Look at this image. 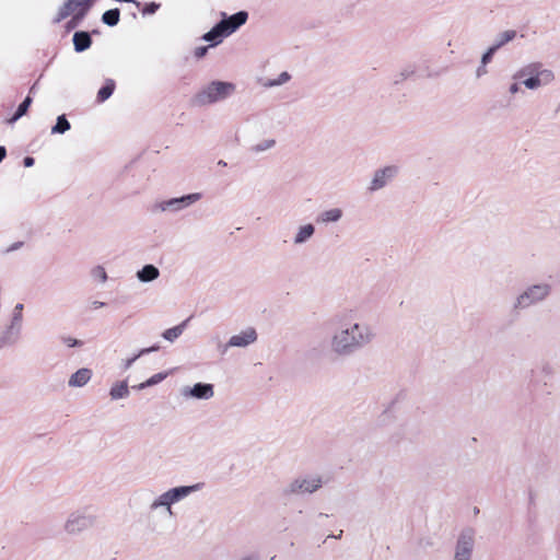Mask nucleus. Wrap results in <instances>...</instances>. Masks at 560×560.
<instances>
[{
	"mask_svg": "<svg viewBox=\"0 0 560 560\" xmlns=\"http://www.w3.org/2000/svg\"><path fill=\"white\" fill-rule=\"evenodd\" d=\"M184 327H185V325L180 324V325L175 326L173 328L166 329L163 332V338L166 339L170 342H173L174 340H176L183 334Z\"/></svg>",
	"mask_w": 560,
	"mask_h": 560,
	"instance_id": "22",
	"label": "nucleus"
},
{
	"mask_svg": "<svg viewBox=\"0 0 560 560\" xmlns=\"http://www.w3.org/2000/svg\"><path fill=\"white\" fill-rule=\"evenodd\" d=\"M94 516L85 511L72 512L63 524V530L68 535H79L94 525Z\"/></svg>",
	"mask_w": 560,
	"mask_h": 560,
	"instance_id": "7",
	"label": "nucleus"
},
{
	"mask_svg": "<svg viewBox=\"0 0 560 560\" xmlns=\"http://www.w3.org/2000/svg\"><path fill=\"white\" fill-rule=\"evenodd\" d=\"M273 143H275V140H271V141H269L265 147H259V148H258V150H265V149H267V148H270V147H272V145H273Z\"/></svg>",
	"mask_w": 560,
	"mask_h": 560,
	"instance_id": "40",
	"label": "nucleus"
},
{
	"mask_svg": "<svg viewBox=\"0 0 560 560\" xmlns=\"http://www.w3.org/2000/svg\"><path fill=\"white\" fill-rule=\"evenodd\" d=\"M158 349H159V347L154 346L151 348H145V349L140 350V352L138 354H136L135 357L129 358L125 361V369H129L133 364V362L141 355L152 352V351H156Z\"/></svg>",
	"mask_w": 560,
	"mask_h": 560,
	"instance_id": "27",
	"label": "nucleus"
},
{
	"mask_svg": "<svg viewBox=\"0 0 560 560\" xmlns=\"http://www.w3.org/2000/svg\"><path fill=\"white\" fill-rule=\"evenodd\" d=\"M203 483L198 482L190 486H177L168 488L156 495L149 504L147 520L153 530L162 527L163 523L175 517L174 504L180 502L190 494L200 491Z\"/></svg>",
	"mask_w": 560,
	"mask_h": 560,
	"instance_id": "2",
	"label": "nucleus"
},
{
	"mask_svg": "<svg viewBox=\"0 0 560 560\" xmlns=\"http://www.w3.org/2000/svg\"><path fill=\"white\" fill-rule=\"evenodd\" d=\"M516 35L515 31H505L501 35V40L497 44L498 47L504 45L505 43L512 40Z\"/></svg>",
	"mask_w": 560,
	"mask_h": 560,
	"instance_id": "29",
	"label": "nucleus"
},
{
	"mask_svg": "<svg viewBox=\"0 0 560 560\" xmlns=\"http://www.w3.org/2000/svg\"><path fill=\"white\" fill-rule=\"evenodd\" d=\"M529 75L524 80V85L528 89H536L542 84H547L553 80V73L550 70H540V66L537 63L529 65L522 69L518 77Z\"/></svg>",
	"mask_w": 560,
	"mask_h": 560,
	"instance_id": "8",
	"label": "nucleus"
},
{
	"mask_svg": "<svg viewBox=\"0 0 560 560\" xmlns=\"http://www.w3.org/2000/svg\"><path fill=\"white\" fill-rule=\"evenodd\" d=\"M74 49L78 52L84 51L92 45L91 36L88 32H75L73 35Z\"/></svg>",
	"mask_w": 560,
	"mask_h": 560,
	"instance_id": "16",
	"label": "nucleus"
},
{
	"mask_svg": "<svg viewBox=\"0 0 560 560\" xmlns=\"http://www.w3.org/2000/svg\"><path fill=\"white\" fill-rule=\"evenodd\" d=\"M94 277L95 278H100L101 280H106V272L104 270L103 267H97L95 270H94Z\"/></svg>",
	"mask_w": 560,
	"mask_h": 560,
	"instance_id": "33",
	"label": "nucleus"
},
{
	"mask_svg": "<svg viewBox=\"0 0 560 560\" xmlns=\"http://www.w3.org/2000/svg\"><path fill=\"white\" fill-rule=\"evenodd\" d=\"M139 280H155L159 277V270L153 265H147L138 271Z\"/></svg>",
	"mask_w": 560,
	"mask_h": 560,
	"instance_id": "20",
	"label": "nucleus"
},
{
	"mask_svg": "<svg viewBox=\"0 0 560 560\" xmlns=\"http://www.w3.org/2000/svg\"><path fill=\"white\" fill-rule=\"evenodd\" d=\"M7 155V150L4 147H0V162H2V160L5 158Z\"/></svg>",
	"mask_w": 560,
	"mask_h": 560,
	"instance_id": "38",
	"label": "nucleus"
},
{
	"mask_svg": "<svg viewBox=\"0 0 560 560\" xmlns=\"http://www.w3.org/2000/svg\"><path fill=\"white\" fill-rule=\"evenodd\" d=\"M517 91H518V85H517V83L512 84V85H511V88H510V92H511L512 94H514V93H516Z\"/></svg>",
	"mask_w": 560,
	"mask_h": 560,
	"instance_id": "39",
	"label": "nucleus"
},
{
	"mask_svg": "<svg viewBox=\"0 0 560 560\" xmlns=\"http://www.w3.org/2000/svg\"><path fill=\"white\" fill-rule=\"evenodd\" d=\"M208 47L201 46L195 49V57L202 58L207 54Z\"/></svg>",
	"mask_w": 560,
	"mask_h": 560,
	"instance_id": "35",
	"label": "nucleus"
},
{
	"mask_svg": "<svg viewBox=\"0 0 560 560\" xmlns=\"http://www.w3.org/2000/svg\"><path fill=\"white\" fill-rule=\"evenodd\" d=\"M550 291L546 282L535 283L524 290L517 298L520 307H528L532 304L544 300Z\"/></svg>",
	"mask_w": 560,
	"mask_h": 560,
	"instance_id": "10",
	"label": "nucleus"
},
{
	"mask_svg": "<svg viewBox=\"0 0 560 560\" xmlns=\"http://www.w3.org/2000/svg\"><path fill=\"white\" fill-rule=\"evenodd\" d=\"M498 48H499V47H498L497 45H495V46H493V47H491V48H489V50H488V51L482 56V63H483V65H487V63L491 60V58H492V56H493L494 51H495Z\"/></svg>",
	"mask_w": 560,
	"mask_h": 560,
	"instance_id": "32",
	"label": "nucleus"
},
{
	"mask_svg": "<svg viewBox=\"0 0 560 560\" xmlns=\"http://www.w3.org/2000/svg\"><path fill=\"white\" fill-rule=\"evenodd\" d=\"M313 233H314L313 225H311V224L304 225L300 229L299 233L296 234L295 242L302 243L305 240H307L308 237H311Z\"/></svg>",
	"mask_w": 560,
	"mask_h": 560,
	"instance_id": "24",
	"label": "nucleus"
},
{
	"mask_svg": "<svg viewBox=\"0 0 560 560\" xmlns=\"http://www.w3.org/2000/svg\"><path fill=\"white\" fill-rule=\"evenodd\" d=\"M34 162L35 161H34V159L32 156H26V158H24V161H23L25 167L33 166Z\"/></svg>",
	"mask_w": 560,
	"mask_h": 560,
	"instance_id": "37",
	"label": "nucleus"
},
{
	"mask_svg": "<svg viewBox=\"0 0 560 560\" xmlns=\"http://www.w3.org/2000/svg\"><path fill=\"white\" fill-rule=\"evenodd\" d=\"M289 78H290V77H289V74H288L287 72H283V73L280 75L279 80H278L277 82H273L272 84H281V83H284L285 81H288V80H289Z\"/></svg>",
	"mask_w": 560,
	"mask_h": 560,
	"instance_id": "36",
	"label": "nucleus"
},
{
	"mask_svg": "<svg viewBox=\"0 0 560 560\" xmlns=\"http://www.w3.org/2000/svg\"><path fill=\"white\" fill-rule=\"evenodd\" d=\"M340 217H341V210L340 209H330L328 211H325L322 214V220L324 222H334V221L339 220Z\"/></svg>",
	"mask_w": 560,
	"mask_h": 560,
	"instance_id": "26",
	"label": "nucleus"
},
{
	"mask_svg": "<svg viewBox=\"0 0 560 560\" xmlns=\"http://www.w3.org/2000/svg\"><path fill=\"white\" fill-rule=\"evenodd\" d=\"M115 81L112 79H107L105 85L101 88L97 92V102L103 103L107 98H109L115 90Z\"/></svg>",
	"mask_w": 560,
	"mask_h": 560,
	"instance_id": "18",
	"label": "nucleus"
},
{
	"mask_svg": "<svg viewBox=\"0 0 560 560\" xmlns=\"http://www.w3.org/2000/svg\"><path fill=\"white\" fill-rule=\"evenodd\" d=\"M375 337L373 327L358 314L342 312L335 317L329 349L336 357H348L371 345Z\"/></svg>",
	"mask_w": 560,
	"mask_h": 560,
	"instance_id": "1",
	"label": "nucleus"
},
{
	"mask_svg": "<svg viewBox=\"0 0 560 560\" xmlns=\"http://www.w3.org/2000/svg\"><path fill=\"white\" fill-rule=\"evenodd\" d=\"M112 400L124 399L129 396V387L126 381L116 382L109 389Z\"/></svg>",
	"mask_w": 560,
	"mask_h": 560,
	"instance_id": "17",
	"label": "nucleus"
},
{
	"mask_svg": "<svg viewBox=\"0 0 560 560\" xmlns=\"http://www.w3.org/2000/svg\"><path fill=\"white\" fill-rule=\"evenodd\" d=\"M159 8H160L159 3L150 2V3H147L143 5V8L141 9V12L143 15L153 14L158 11Z\"/></svg>",
	"mask_w": 560,
	"mask_h": 560,
	"instance_id": "28",
	"label": "nucleus"
},
{
	"mask_svg": "<svg viewBox=\"0 0 560 560\" xmlns=\"http://www.w3.org/2000/svg\"><path fill=\"white\" fill-rule=\"evenodd\" d=\"M32 103V98L30 96H27L21 104L20 106L18 107V110L16 113L13 115V117L10 119V121H15L18 120L20 117H22L23 115L26 114L30 105Z\"/></svg>",
	"mask_w": 560,
	"mask_h": 560,
	"instance_id": "25",
	"label": "nucleus"
},
{
	"mask_svg": "<svg viewBox=\"0 0 560 560\" xmlns=\"http://www.w3.org/2000/svg\"><path fill=\"white\" fill-rule=\"evenodd\" d=\"M395 173L396 167L393 166L385 167L384 170L377 172L372 180L371 189L375 190L382 188L386 183V178L394 176Z\"/></svg>",
	"mask_w": 560,
	"mask_h": 560,
	"instance_id": "15",
	"label": "nucleus"
},
{
	"mask_svg": "<svg viewBox=\"0 0 560 560\" xmlns=\"http://www.w3.org/2000/svg\"><path fill=\"white\" fill-rule=\"evenodd\" d=\"M70 16H71V19L67 22V25H66L68 31L75 28L81 23V21L84 19V18H79L78 15H70Z\"/></svg>",
	"mask_w": 560,
	"mask_h": 560,
	"instance_id": "30",
	"label": "nucleus"
},
{
	"mask_svg": "<svg viewBox=\"0 0 560 560\" xmlns=\"http://www.w3.org/2000/svg\"><path fill=\"white\" fill-rule=\"evenodd\" d=\"M93 2L94 0H67L62 7L59 8L54 22L60 23L62 20L70 15L84 18L91 9Z\"/></svg>",
	"mask_w": 560,
	"mask_h": 560,
	"instance_id": "9",
	"label": "nucleus"
},
{
	"mask_svg": "<svg viewBox=\"0 0 560 560\" xmlns=\"http://www.w3.org/2000/svg\"><path fill=\"white\" fill-rule=\"evenodd\" d=\"M70 129V122L67 120L65 115L57 118L56 125L52 127V133H63Z\"/></svg>",
	"mask_w": 560,
	"mask_h": 560,
	"instance_id": "23",
	"label": "nucleus"
},
{
	"mask_svg": "<svg viewBox=\"0 0 560 560\" xmlns=\"http://www.w3.org/2000/svg\"><path fill=\"white\" fill-rule=\"evenodd\" d=\"M474 548V532L470 529L462 532L455 544L453 560H471Z\"/></svg>",
	"mask_w": 560,
	"mask_h": 560,
	"instance_id": "12",
	"label": "nucleus"
},
{
	"mask_svg": "<svg viewBox=\"0 0 560 560\" xmlns=\"http://www.w3.org/2000/svg\"><path fill=\"white\" fill-rule=\"evenodd\" d=\"M257 340V332L253 327H247L241 332L233 335L224 345H219L218 349L222 354H225L230 348H245Z\"/></svg>",
	"mask_w": 560,
	"mask_h": 560,
	"instance_id": "13",
	"label": "nucleus"
},
{
	"mask_svg": "<svg viewBox=\"0 0 560 560\" xmlns=\"http://www.w3.org/2000/svg\"><path fill=\"white\" fill-rule=\"evenodd\" d=\"M326 482L319 474H308L293 479L283 488L285 495L311 494L316 492Z\"/></svg>",
	"mask_w": 560,
	"mask_h": 560,
	"instance_id": "4",
	"label": "nucleus"
},
{
	"mask_svg": "<svg viewBox=\"0 0 560 560\" xmlns=\"http://www.w3.org/2000/svg\"><path fill=\"white\" fill-rule=\"evenodd\" d=\"M92 370L88 368L79 369L70 375L68 380L69 387L79 388L85 386L92 378Z\"/></svg>",
	"mask_w": 560,
	"mask_h": 560,
	"instance_id": "14",
	"label": "nucleus"
},
{
	"mask_svg": "<svg viewBox=\"0 0 560 560\" xmlns=\"http://www.w3.org/2000/svg\"><path fill=\"white\" fill-rule=\"evenodd\" d=\"M179 394L185 400H210L214 397V386L210 383L185 385L179 389Z\"/></svg>",
	"mask_w": 560,
	"mask_h": 560,
	"instance_id": "11",
	"label": "nucleus"
},
{
	"mask_svg": "<svg viewBox=\"0 0 560 560\" xmlns=\"http://www.w3.org/2000/svg\"><path fill=\"white\" fill-rule=\"evenodd\" d=\"M120 12L118 9H112L107 10L103 16L102 20L105 24L109 26H115L119 22Z\"/></svg>",
	"mask_w": 560,
	"mask_h": 560,
	"instance_id": "21",
	"label": "nucleus"
},
{
	"mask_svg": "<svg viewBox=\"0 0 560 560\" xmlns=\"http://www.w3.org/2000/svg\"><path fill=\"white\" fill-rule=\"evenodd\" d=\"M221 15L222 20L203 35L205 40L219 44L224 37L231 35L245 24L248 19L246 11H240L231 16H226L225 13H221Z\"/></svg>",
	"mask_w": 560,
	"mask_h": 560,
	"instance_id": "3",
	"label": "nucleus"
},
{
	"mask_svg": "<svg viewBox=\"0 0 560 560\" xmlns=\"http://www.w3.org/2000/svg\"><path fill=\"white\" fill-rule=\"evenodd\" d=\"M23 308L22 303L15 305L10 324L0 336V348L12 346L19 340L23 322Z\"/></svg>",
	"mask_w": 560,
	"mask_h": 560,
	"instance_id": "6",
	"label": "nucleus"
},
{
	"mask_svg": "<svg viewBox=\"0 0 560 560\" xmlns=\"http://www.w3.org/2000/svg\"><path fill=\"white\" fill-rule=\"evenodd\" d=\"M199 199V195L198 194H192V195H188L186 197H183L180 199H176V200H173L171 203H174V202H180V203H190L192 201H196Z\"/></svg>",
	"mask_w": 560,
	"mask_h": 560,
	"instance_id": "31",
	"label": "nucleus"
},
{
	"mask_svg": "<svg viewBox=\"0 0 560 560\" xmlns=\"http://www.w3.org/2000/svg\"><path fill=\"white\" fill-rule=\"evenodd\" d=\"M65 343H66L68 347H70V348H72V347H78V346H81V345H82V342H81L80 340L74 339V338H71V337L66 338V339H65Z\"/></svg>",
	"mask_w": 560,
	"mask_h": 560,
	"instance_id": "34",
	"label": "nucleus"
},
{
	"mask_svg": "<svg viewBox=\"0 0 560 560\" xmlns=\"http://www.w3.org/2000/svg\"><path fill=\"white\" fill-rule=\"evenodd\" d=\"M167 375H168V373H156V374L152 375L151 377H149L145 382H142L139 385L133 386V388H136L138 390H142L147 387L154 386V385L161 383L162 381H164L167 377Z\"/></svg>",
	"mask_w": 560,
	"mask_h": 560,
	"instance_id": "19",
	"label": "nucleus"
},
{
	"mask_svg": "<svg viewBox=\"0 0 560 560\" xmlns=\"http://www.w3.org/2000/svg\"><path fill=\"white\" fill-rule=\"evenodd\" d=\"M234 90L235 86L232 83L215 81L196 95L195 103L198 105L214 103L228 97Z\"/></svg>",
	"mask_w": 560,
	"mask_h": 560,
	"instance_id": "5",
	"label": "nucleus"
}]
</instances>
